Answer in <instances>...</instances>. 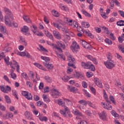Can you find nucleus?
<instances>
[{
  "mask_svg": "<svg viewBox=\"0 0 124 124\" xmlns=\"http://www.w3.org/2000/svg\"><path fill=\"white\" fill-rule=\"evenodd\" d=\"M50 46H53V48H55L56 49H57V50H58V51H59L60 53H62V48L58 47V46H57V45H55L52 43V44H50Z\"/></svg>",
  "mask_w": 124,
  "mask_h": 124,
  "instance_id": "26",
  "label": "nucleus"
},
{
  "mask_svg": "<svg viewBox=\"0 0 124 124\" xmlns=\"http://www.w3.org/2000/svg\"><path fill=\"white\" fill-rule=\"evenodd\" d=\"M118 12L119 14L121 15V16H122V17L124 18V12L123 11L119 10L118 11Z\"/></svg>",
  "mask_w": 124,
  "mask_h": 124,
  "instance_id": "64",
  "label": "nucleus"
},
{
  "mask_svg": "<svg viewBox=\"0 0 124 124\" xmlns=\"http://www.w3.org/2000/svg\"><path fill=\"white\" fill-rule=\"evenodd\" d=\"M40 121H41V122H43L45 121V122H47L48 121V118L47 117L44 116L43 117H39Z\"/></svg>",
  "mask_w": 124,
  "mask_h": 124,
  "instance_id": "51",
  "label": "nucleus"
},
{
  "mask_svg": "<svg viewBox=\"0 0 124 124\" xmlns=\"http://www.w3.org/2000/svg\"><path fill=\"white\" fill-rule=\"evenodd\" d=\"M11 49V48L10 47H8V48H6V49H3V52H1V54H3L5 53H7L9 52Z\"/></svg>",
  "mask_w": 124,
  "mask_h": 124,
  "instance_id": "52",
  "label": "nucleus"
},
{
  "mask_svg": "<svg viewBox=\"0 0 124 124\" xmlns=\"http://www.w3.org/2000/svg\"><path fill=\"white\" fill-rule=\"evenodd\" d=\"M61 79H62L64 82H67V81L69 80V78L68 76H64L63 78H62Z\"/></svg>",
  "mask_w": 124,
  "mask_h": 124,
  "instance_id": "53",
  "label": "nucleus"
},
{
  "mask_svg": "<svg viewBox=\"0 0 124 124\" xmlns=\"http://www.w3.org/2000/svg\"><path fill=\"white\" fill-rule=\"evenodd\" d=\"M80 65L85 69H90V71H95V67L91 62H81Z\"/></svg>",
  "mask_w": 124,
  "mask_h": 124,
  "instance_id": "1",
  "label": "nucleus"
},
{
  "mask_svg": "<svg viewBox=\"0 0 124 124\" xmlns=\"http://www.w3.org/2000/svg\"><path fill=\"white\" fill-rule=\"evenodd\" d=\"M45 79L47 83H52V78L49 77V76H46L45 77Z\"/></svg>",
  "mask_w": 124,
  "mask_h": 124,
  "instance_id": "31",
  "label": "nucleus"
},
{
  "mask_svg": "<svg viewBox=\"0 0 124 124\" xmlns=\"http://www.w3.org/2000/svg\"><path fill=\"white\" fill-rule=\"evenodd\" d=\"M0 89L4 93H8V92H11V87L9 86H6L5 87L3 86H0Z\"/></svg>",
  "mask_w": 124,
  "mask_h": 124,
  "instance_id": "8",
  "label": "nucleus"
},
{
  "mask_svg": "<svg viewBox=\"0 0 124 124\" xmlns=\"http://www.w3.org/2000/svg\"><path fill=\"white\" fill-rule=\"evenodd\" d=\"M78 91V89L76 87H72L70 89V92H72V93H76V92Z\"/></svg>",
  "mask_w": 124,
  "mask_h": 124,
  "instance_id": "42",
  "label": "nucleus"
},
{
  "mask_svg": "<svg viewBox=\"0 0 124 124\" xmlns=\"http://www.w3.org/2000/svg\"><path fill=\"white\" fill-rule=\"evenodd\" d=\"M43 64L45 66H46L48 69H53L54 68V66L50 63H46V62H43Z\"/></svg>",
  "mask_w": 124,
  "mask_h": 124,
  "instance_id": "19",
  "label": "nucleus"
},
{
  "mask_svg": "<svg viewBox=\"0 0 124 124\" xmlns=\"http://www.w3.org/2000/svg\"><path fill=\"white\" fill-rule=\"evenodd\" d=\"M53 33L54 37L55 38H57V39H62V36L61 35V34L60 33L59 31H53Z\"/></svg>",
  "mask_w": 124,
  "mask_h": 124,
  "instance_id": "13",
  "label": "nucleus"
},
{
  "mask_svg": "<svg viewBox=\"0 0 124 124\" xmlns=\"http://www.w3.org/2000/svg\"><path fill=\"white\" fill-rule=\"evenodd\" d=\"M57 47H59V48H62V49H65V45H64V44L62 43V42H57Z\"/></svg>",
  "mask_w": 124,
  "mask_h": 124,
  "instance_id": "22",
  "label": "nucleus"
},
{
  "mask_svg": "<svg viewBox=\"0 0 124 124\" xmlns=\"http://www.w3.org/2000/svg\"><path fill=\"white\" fill-rule=\"evenodd\" d=\"M0 109L1 110V111H5V107L4 106L2 105V104L0 103Z\"/></svg>",
  "mask_w": 124,
  "mask_h": 124,
  "instance_id": "63",
  "label": "nucleus"
},
{
  "mask_svg": "<svg viewBox=\"0 0 124 124\" xmlns=\"http://www.w3.org/2000/svg\"><path fill=\"white\" fill-rule=\"evenodd\" d=\"M58 104L59 105H61V106H64V105H65V104L63 103L61 99L58 100Z\"/></svg>",
  "mask_w": 124,
  "mask_h": 124,
  "instance_id": "45",
  "label": "nucleus"
},
{
  "mask_svg": "<svg viewBox=\"0 0 124 124\" xmlns=\"http://www.w3.org/2000/svg\"><path fill=\"white\" fill-rule=\"evenodd\" d=\"M81 25L83 28H85V29H88V28H90V23L87 22L83 21L81 23Z\"/></svg>",
  "mask_w": 124,
  "mask_h": 124,
  "instance_id": "23",
  "label": "nucleus"
},
{
  "mask_svg": "<svg viewBox=\"0 0 124 124\" xmlns=\"http://www.w3.org/2000/svg\"><path fill=\"white\" fill-rule=\"evenodd\" d=\"M25 115L26 117L28 120H32L31 115V113L29 111H26Z\"/></svg>",
  "mask_w": 124,
  "mask_h": 124,
  "instance_id": "27",
  "label": "nucleus"
},
{
  "mask_svg": "<svg viewBox=\"0 0 124 124\" xmlns=\"http://www.w3.org/2000/svg\"><path fill=\"white\" fill-rule=\"evenodd\" d=\"M13 18H11V17L9 16H5L4 17L5 19V24L7 25L8 27H11L12 26V23H11V21L13 20L14 17L13 16H12Z\"/></svg>",
  "mask_w": 124,
  "mask_h": 124,
  "instance_id": "6",
  "label": "nucleus"
},
{
  "mask_svg": "<svg viewBox=\"0 0 124 124\" xmlns=\"http://www.w3.org/2000/svg\"><path fill=\"white\" fill-rule=\"evenodd\" d=\"M109 99L110 100L112 101V103H113V104L116 105V102L115 101V99L114 98V97L113 96L110 95L109 96Z\"/></svg>",
  "mask_w": 124,
  "mask_h": 124,
  "instance_id": "55",
  "label": "nucleus"
},
{
  "mask_svg": "<svg viewBox=\"0 0 124 124\" xmlns=\"http://www.w3.org/2000/svg\"><path fill=\"white\" fill-rule=\"evenodd\" d=\"M87 58L88 59V60H90V61H92L94 64H97V60H96L95 58H93V56L91 55H87Z\"/></svg>",
  "mask_w": 124,
  "mask_h": 124,
  "instance_id": "18",
  "label": "nucleus"
},
{
  "mask_svg": "<svg viewBox=\"0 0 124 124\" xmlns=\"http://www.w3.org/2000/svg\"><path fill=\"white\" fill-rule=\"evenodd\" d=\"M19 41L21 42V43H23V45L24 46H27L28 45V43H27V41H26V40L24 38L22 37V36H19Z\"/></svg>",
  "mask_w": 124,
  "mask_h": 124,
  "instance_id": "21",
  "label": "nucleus"
},
{
  "mask_svg": "<svg viewBox=\"0 0 124 124\" xmlns=\"http://www.w3.org/2000/svg\"><path fill=\"white\" fill-rule=\"evenodd\" d=\"M29 27H28L27 26H24L23 28L22 29L21 31H22V32L27 33L29 31Z\"/></svg>",
  "mask_w": 124,
  "mask_h": 124,
  "instance_id": "32",
  "label": "nucleus"
},
{
  "mask_svg": "<svg viewBox=\"0 0 124 124\" xmlns=\"http://www.w3.org/2000/svg\"><path fill=\"white\" fill-rule=\"evenodd\" d=\"M5 97V100L7 103L10 104L11 103V99H10V97L7 95H5L4 96Z\"/></svg>",
  "mask_w": 124,
  "mask_h": 124,
  "instance_id": "30",
  "label": "nucleus"
},
{
  "mask_svg": "<svg viewBox=\"0 0 124 124\" xmlns=\"http://www.w3.org/2000/svg\"><path fill=\"white\" fill-rule=\"evenodd\" d=\"M4 10L6 14L8 15V16H9V17H11V19H12L13 16V14H12V13H11V11L10 10H9L8 8L6 7L4 8Z\"/></svg>",
  "mask_w": 124,
  "mask_h": 124,
  "instance_id": "15",
  "label": "nucleus"
},
{
  "mask_svg": "<svg viewBox=\"0 0 124 124\" xmlns=\"http://www.w3.org/2000/svg\"><path fill=\"white\" fill-rule=\"evenodd\" d=\"M3 79L5 81H6V82L9 83V84H11V81H10V80H9V78H8V77H7V76L4 75L3 77Z\"/></svg>",
  "mask_w": 124,
  "mask_h": 124,
  "instance_id": "49",
  "label": "nucleus"
},
{
  "mask_svg": "<svg viewBox=\"0 0 124 124\" xmlns=\"http://www.w3.org/2000/svg\"><path fill=\"white\" fill-rule=\"evenodd\" d=\"M86 76L88 77V78H91L93 76V73L92 72H87L86 73Z\"/></svg>",
  "mask_w": 124,
  "mask_h": 124,
  "instance_id": "39",
  "label": "nucleus"
},
{
  "mask_svg": "<svg viewBox=\"0 0 124 124\" xmlns=\"http://www.w3.org/2000/svg\"><path fill=\"white\" fill-rule=\"evenodd\" d=\"M41 59L43 60L44 62H46V64L49 63L48 62H50V58L49 57L41 56Z\"/></svg>",
  "mask_w": 124,
  "mask_h": 124,
  "instance_id": "28",
  "label": "nucleus"
},
{
  "mask_svg": "<svg viewBox=\"0 0 124 124\" xmlns=\"http://www.w3.org/2000/svg\"><path fill=\"white\" fill-rule=\"evenodd\" d=\"M53 91L55 92V93H53V97L54 98H58L59 96H61V95H62V94L61 93L59 92L58 90L53 89Z\"/></svg>",
  "mask_w": 124,
  "mask_h": 124,
  "instance_id": "14",
  "label": "nucleus"
},
{
  "mask_svg": "<svg viewBox=\"0 0 124 124\" xmlns=\"http://www.w3.org/2000/svg\"><path fill=\"white\" fill-rule=\"evenodd\" d=\"M21 76H22V77H23V78H24V79H28V78H29V77L28 76V75H27V73H22L21 74Z\"/></svg>",
  "mask_w": 124,
  "mask_h": 124,
  "instance_id": "60",
  "label": "nucleus"
},
{
  "mask_svg": "<svg viewBox=\"0 0 124 124\" xmlns=\"http://www.w3.org/2000/svg\"><path fill=\"white\" fill-rule=\"evenodd\" d=\"M82 12L83 14H84L86 16V17H91V14H90L89 13L87 12V11H86V10L83 9L82 10Z\"/></svg>",
  "mask_w": 124,
  "mask_h": 124,
  "instance_id": "40",
  "label": "nucleus"
},
{
  "mask_svg": "<svg viewBox=\"0 0 124 124\" xmlns=\"http://www.w3.org/2000/svg\"><path fill=\"white\" fill-rule=\"evenodd\" d=\"M22 94L23 96H25L28 100H32V95H31V93H29L27 91H23Z\"/></svg>",
  "mask_w": 124,
  "mask_h": 124,
  "instance_id": "9",
  "label": "nucleus"
},
{
  "mask_svg": "<svg viewBox=\"0 0 124 124\" xmlns=\"http://www.w3.org/2000/svg\"><path fill=\"white\" fill-rule=\"evenodd\" d=\"M70 48L71 50H72L74 53H77V52H78V49H79L80 47L79 45H77L76 42H73Z\"/></svg>",
  "mask_w": 124,
  "mask_h": 124,
  "instance_id": "7",
  "label": "nucleus"
},
{
  "mask_svg": "<svg viewBox=\"0 0 124 124\" xmlns=\"http://www.w3.org/2000/svg\"><path fill=\"white\" fill-rule=\"evenodd\" d=\"M118 49L119 50H121L122 53H124V47H123V46L122 45H119L118 46Z\"/></svg>",
  "mask_w": 124,
  "mask_h": 124,
  "instance_id": "54",
  "label": "nucleus"
},
{
  "mask_svg": "<svg viewBox=\"0 0 124 124\" xmlns=\"http://www.w3.org/2000/svg\"><path fill=\"white\" fill-rule=\"evenodd\" d=\"M33 99L35 101H38L40 99V98L37 95H34Z\"/></svg>",
  "mask_w": 124,
  "mask_h": 124,
  "instance_id": "56",
  "label": "nucleus"
},
{
  "mask_svg": "<svg viewBox=\"0 0 124 124\" xmlns=\"http://www.w3.org/2000/svg\"><path fill=\"white\" fill-rule=\"evenodd\" d=\"M34 65L36 66L37 67H38V68H40V69H43V70H45V69H43V67H42V65L38 63H34Z\"/></svg>",
  "mask_w": 124,
  "mask_h": 124,
  "instance_id": "38",
  "label": "nucleus"
},
{
  "mask_svg": "<svg viewBox=\"0 0 124 124\" xmlns=\"http://www.w3.org/2000/svg\"><path fill=\"white\" fill-rule=\"evenodd\" d=\"M74 114L79 117H82V113L80 112L78 109H76V110L74 111Z\"/></svg>",
  "mask_w": 124,
  "mask_h": 124,
  "instance_id": "37",
  "label": "nucleus"
},
{
  "mask_svg": "<svg viewBox=\"0 0 124 124\" xmlns=\"http://www.w3.org/2000/svg\"><path fill=\"white\" fill-rule=\"evenodd\" d=\"M111 114L112 115V116H114L115 118H118V117H119V114H118V113H117L115 110H112L111 111Z\"/></svg>",
  "mask_w": 124,
  "mask_h": 124,
  "instance_id": "43",
  "label": "nucleus"
},
{
  "mask_svg": "<svg viewBox=\"0 0 124 124\" xmlns=\"http://www.w3.org/2000/svg\"><path fill=\"white\" fill-rule=\"evenodd\" d=\"M4 60L5 63H6L7 65H9V64H10L11 67H12V68H13V69H15V67H13V65H12V62H9V57H7V58L5 57H4Z\"/></svg>",
  "mask_w": 124,
  "mask_h": 124,
  "instance_id": "16",
  "label": "nucleus"
},
{
  "mask_svg": "<svg viewBox=\"0 0 124 124\" xmlns=\"http://www.w3.org/2000/svg\"><path fill=\"white\" fill-rule=\"evenodd\" d=\"M52 13L53 15V16H55V17H59L60 16V14H59V12H58L57 11L53 10L52 11Z\"/></svg>",
  "mask_w": 124,
  "mask_h": 124,
  "instance_id": "35",
  "label": "nucleus"
},
{
  "mask_svg": "<svg viewBox=\"0 0 124 124\" xmlns=\"http://www.w3.org/2000/svg\"><path fill=\"white\" fill-rule=\"evenodd\" d=\"M45 34H46V36L50 38V39H51V40H54V37L51 33L47 31L45 33Z\"/></svg>",
  "mask_w": 124,
  "mask_h": 124,
  "instance_id": "29",
  "label": "nucleus"
},
{
  "mask_svg": "<svg viewBox=\"0 0 124 124\" xmlns=\"http://www.w3.org/2000/svg\"><path fill=\"white\" fill-rule=\"evenodd\" d=\"M57 55L60 59H62L63 61H65V57H64L62 54L57 53Z\"/></svg>",
  "mask_w": 124,
  "mask_h": 124,
  "instance_id": "50",
  "label": "nucleus"
},
{
  "mask_svg": "<svg viewBox=\"0 0 124 124\" xmlns=\"http://www.w3.org/2000/svg\"><path fill=\"white\" fill-rule=\"evenodd\" d=\"M106 43H107L108 44V45H112V44H113V42H112V41H111V40L108 39V38H106L105 40Z\"/></svg>",
  "mask_w": 124,
  "mask_h": 124,
  "instance_id": "44",
  "label": "nucleus"
},
{
  "mask_svg": "<svg viewBox=\"0 0 124 124\" xmlns=\"http://www.w3.org/2000/svg\"><path fill=\"white\" fill-rule=\"evenodd\" d=\"M23 19L25 22H27V23H31V20L30 19V17L29 16H23Z\"/></svg>",
  "mask_w": 124,
  "mask_h": 124,
  "instance_id": "25",
  "label": "nucleus"
},
{
  "mask_svg": "<svg viewBox=\"0 0 124 124\" xmlns=\"http://www.w3.org/2000/svg\"><path fill=\"white\" fill-rule=\"evenodd\" d=\"M77 28L78 32H80L81 31H82V33H84L85 32V31L83 30V28H82L81 26H78Z\"/></svg>",
  "mask_w": 124,
  "mask_h": 124,
  "instance_id": "47",
  "label": "nucleus"
},
{
  "mask_svg": "<svg viewBox=\"0 0 124 124\" xmlns=\"http://www.w3.org/2000/svg\"><path fill=\"white\" fill-rule=\"evenodd\" d=\"M68 61L69 62V63H68V66H71L73 68H76L75 65L74 63H75V58L72 56V55H69Z\"/></svg>",
  "mask_w": 124,
  "mask_h": 124,
  "instance_id": "5",
  "label": "nucleus"
},
{
  "mask_svg": "<svg viewBox=\"0 0 124 124\" xmlns=\"http://www.w3.org/2000/svg\"><path fill=\"white\" fill-rule=\"evenodd\" d=\"M87 104H88V105H89V106H90V107H92L93 108H94V107H95V106H94V105H93V104L92 102L90 101H86V105Z\"/></svg>",
  "mask_w": 124,
  "mask_h": 124,
  "instance_id": "57",
  "label": "nucleus"
},
{
  "mask_svg": "<svg viewBox=\"0 0 124 124\" xmlns=\"http://www.w3.org/2000/svg\"><path fill=\"white\" fill-rule=\"evenodd\" d=\"M94 80L95 84H96V85H97L99 88H103V86L102 85V83L98 78H95Z\"/></svg>",
  "mask_w": 124,
  "mask_h": 124,
  "instance_id": "12",
  "label": "nucleus"
},
{
  "mask_svg": "<svg viewBox=\"0 0 124 124\" xmlns=\"http://www.w3.org/2000/svg\"><path fill=\"white\" fill-rule=\"evenodd\" d=\"M30 30L33 32L34 34H36V32L37 31V27L35 25H33L32 26L30 27Z\"/></svg>",
  "mask_w": 124,
  "mask_h": 124,
  "instance_id": "20",
  "label": "nucleus"
},
{
  "mask_svg": "<svg viewBox=\"0 0 124 124\" xmlns=\"http://www.w3.org/2000/svg\"><path fill=\"white\" fill-rule=\"evenodd\" d=\"M74 76H75V77H76V78H77V79H79V78H80V77L82 76V73L76 71L74 74Z\"/></svg>",
  "mask_w": 124,
  "mask_h": 124,
  "instance_id": "24",
  "label": "nucleus"
},
{
  "mask_svg": "<svg viewBox=\"0 0 124 124\" xmlns=\"http://www.w3.org/2000/svg\"><path fill=\"white\" fill-rule=\"evenodd\" d=\"M104 64L108 69H112L115 67V62L113 60H107V62H104Z\"/></svg>",
  "mask_w": 124,
  "mask_h": 124,
  "instance_id": "4",
  "label": "nucleus"
},
{
  "mask_svg": "<svg viewBox=\"0 0 124 124\" xmlns=\"http://www.w3.org/2000/svg\"><path fill=\"white\" fill-rule=\"evenodd\" d=\"M17 55L21 56V57H25L26 56V52H18Z\"/></svg>",
  "mask_w": 124,
  "mask_h": 124,
  "instance_id": "61",
  "label": "nucleus"
},
{
  "mask_svg": "<svg viewBox=\"0 0 124 124\" xmlns=\"http://www.w3.org/2000/svg\"><path fill=\"white\" fill-rule=\"evenodd\" d=\"M100 119H101L102 121H105V122H107V114L105 112V111L101 113H98Z\"/></svg>",
  "mask_w": 124,
  "mask_h": 124,
  "instance_id": "10",
  "label": "nucleus"
},
{
  "mask_svg": "<svg viewBox=\"0 0 124 124\" xmlns=\"http://www.w3.org/2000/svg\"><path fill=\"white\" fill-rule=\"evenodd\" d=\"M44 100L46 102H50V99L47 97V95L44 96Z\"/></svg>",
  "mask_w": 124,
  "mask_h": 124,
  "instance_id": "58",
  "label": "nucleus"
},
{
  "mask_svg": "<svg viewBox=\"0 0 124 124\" xmlns=\"http://www.w3.org/2000/svg\"><path fill=\"white\" fill-rule=\"evenodd\" d=\"M12 94L13 95L15 96V97H16V99H19V97H18V93H17V91H16V90H12Z\"/></svg>",
  "mask_w": 124,
  "mask_h": 124,
  "instance_id": "34",
  "label": "nucleus"
},
{
  "mask_svg": "<svg viewBox=\"0 0 124 124\" xmlns=\"http://www.w3.org/2000/svg\"><path fill=\"white\" fill-rule=\"evenodd\" d=\"M101 104L104 109H107V110H112V106L110 105V104L108 105V104H106V106L105 103L102 102Z\"/></svg>",
  "mask_w": 124,
  "mask_h": 124,
  "instance_id": "17",
  "label": "nucleus"
},
{
  "mask_svg": "<svg viewBox=\"0 0 124 124\" xmlns=\"http://www.w3.org/2000/svg\"><path fill=\"white\" fill-rule=\"evenodd\" d=\"M102 29L104 30V32H105L107 34H109L110 33V31L108 30V28L105 27H103Z\"/></svg>",
  "mask_w": 124,
  "mask_h": 124,
  "instance_id": "46",
  "label": "nucleus"
},
{
  "mask_svg": "<svg viewBox=\"0 0 124 124\" xmlns=\"http://www.w3.org/2000/svg\"><path fill=\"white\" fill-rule=\"evenodd\" d=\"M80 43L81 45H82V46L84 47V48H85L86 49H89V48L91 47V45L88 44V43H87V42L85 41L84 40H80Z\"/></svg>",
  "mask_w": 124,
  "mask_h": 124,
  "instance_id": "11",
  "label": "nucleus"
},
{
  "mask_svg": "<svg viewBox=\"0 0 124 124\" xmlns=\"http://www.w3.org/2000/svg\"><path fill=\"white\" fill-rule=\"evenodd\" d=\"M0 31L1 32H2L3 33H6V28L3 26L0 27Z\"/></svg>",
  "mask_w": 124,
  "mask_h": 124,
  "instance_id": "48",
  "label": "nucleus"
},
{
  "mask_svg": "<svg viewBox=\"0 0 124 124\" xmlns=\"http://www.w3.org/2000/svg\"><path fill=\"white\" fill-rule=\"evenodd\" d=\"M60 113L63 116V117H66L67 115H68V117L69 118H72V115L70 113V110L67 107H64V110H60Z\"/></svg>",
  "mask_w": 124,
  "mask_h": 124,
  "instance_id": "3",
  "label": "nucleus"
},
{
  "mask_svg": "<svg viewBox=\"0 0 124 124\" xmlns=\"http://www.w3.org/2000/svg\"><path fill=\"white\" fill-rule=\"evenodd\" d=\"M108 61H112V55H111V53H108L107 55Z\"/></svg>",
  "mask_w": 124,
  "mask_h": 124,
  "instance_id": "59",
  "label": "nucleus"
},
{
  "mask_svg": "<svg viewBox=\"0 0 124 124\" xmlns=\"http://www.w3.org/2000/svg\"><path fill=\"white\" fill-rule=\"evenodd\" d=\"M78 103L81 104V105H84V106L87 105V101L85 100H81L79 101Z\"/></svg>",
  "mask_w": 124,
  "mask_h": 124,
  "instance_id": "41",
  "label": "nucleus"
},
{
  "mask_svg": "<svg viewBox=\"0 0 124 124\" xmlns=\"http://www.w3.org/2000/svg\"><path fill=\"white\" fill-rule=\"evenodd\" d=\"M117 26H119V27H122L123 26H124V20H121L119 21H117Z\"/></svg>",
  "mask_w": 124,
  "mask_h": 124,
  "instance_id": "36",
  "label": "nucleus"
},
{
  "mask_svg": "<svg viewBox=\"0 0 124 124\" xmlns=\"http://www.w3.org/2000/svg\"><path fill=\"white\" fill-rule=\"evenodd\" d=\"M84 31H85L86 35H87L88 36H89V37H91V38H93V37H94L93 35L92 34V33L90 32V31H86V30H85Z\"/></svg>",
  "mask_w": 124,
  "mask_h": 124,
  "instance_id": "33",
  "label": "nucleus"
},
{
  "mask_svg": "<svg viewBox=\"0 0 124 124\" xmlns=\"http://www.w3.org/2000/svg\"><path fill=\"white\" fill-rule=\"evenodd\" d=\"M14 115L11 112H8V119H12L13 118Z\"/></svg>",
  "mask_w": 124,
  "mask_h": 124,
  "instance_id": "62",
  "label": "nucleus"
},
{
  "mask_svg": "<svg viewBox=\"0 0 124 124\" xmlns=\"http://www.w3.org/2000/svg\"><path fill=\"white\" fill-rule=\"evenodd\" d=\"M53 25L54 27L55 28H57L58 29V30H61L62 29V31L64 32V33H69V30H68V28L65 26L62 27L61 25H62V23H56L55 22L53 23Z\"/></svg>",
  "mask_w": 124,
  "mask_h": 124,
  "instance_id": "2",
  "label": "nucleus"
}]
</instances>
